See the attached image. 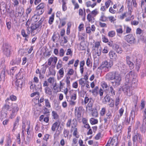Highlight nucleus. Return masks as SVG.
<instances>
[{"label": "nucleus", "mask_w": 146, "mask_h": 146, "mask_svg": "<svg viewBox=\"0 0 146 146\" xmlns=\"http://www.w3.org/2000/svg\"><path fill=\"white\" fill-rule=\"evenodd\" d=\"M113 64L112 61L108 62L106 60L102 62V64L100 66V68L105 72H108Z\"/></svg>", "instance_id": "7ed1b4c3"}, {"label": "nucleus", "mask_w": 146, "mask_h": 146, "mask_svg": "<svg viewBox=\"0 0 146 146\" xmlns=\"http://www.w3.org/2000/svg\"><path fill=\"white\" fill-rule=\"evenodd\" d=\"M58 73L60 75V77H63L64 74V69L63 68H61L59 71Z\"/></svg>", "instance_id": "13d9d810"}, {"label": "nucleus", "mask_w": 146, "mask_h": 146, "mask_svg": "<svg viewBox=\"0 0 146 146\" xmlns=\"http://www.w3.org/2000/svg\"><path fill=\"white\" fill-rule=\"evenodd\" d=\"M117 35L118 36L121 37V34L123 33V30L121 25H118L116 27Z\"/></svg>", "instance_id": "4468645a"}, {"label": "nucleus", "mask_w": 146, "mask_h": 146, "mask_svg": "<svg viewBox=\"0 0 146 146\" xmlns=\"http://www.w3.org/2000/svg\"><path fill=\"white\" fill-rule=\"evenodd\" d=\"M99 13V12L98 9H96L93 11H92L90 14L94 17H96Z\"/></svg>", "instance_id": "e433bc0d"}, {"label": "nucleus", "mask_w": 146, "mask_h": 146, "mask_svg": "<svg viewBox=\"0 0 146 146\" xmlns=\"http://www.w3.org/2000/svg\"><path fill=\"white\" fill-rule=\"evenodd\" d=\"M58 60L57 58L54 56L51 57L48 59V65L50 66L52 62V65H55L56 64Z\"/></svg>", "instance_id": "f8f14e48"}, {"label": "nucleus", "mask_w": 146, "mask_h": 146, "mask_svg": "<svg viewBox=\"0 0 146 146\" xmlns=\"http://www.w3.org/2000/svg\"><path fill=\"white\" fill-rule=\"evenodd\" d=\"M11 47L6 44L3 45V50L4 54L7 56H9L11 54Z\"/></svg>", "instance_id": "6e6552de"}, {"label": "nucleus", "mask_w": 146, "mask_h": 146, "mask_svg": "<svg viewBox=\"0 0 146 146\" xmlns=\"http://www.w3.org/2000/svg\"><path fill=\"white\" fill-rule=\"evenodd\" d=\"M120 99L119 97H118L116 98L115 102V105L116 106L117 109H118L119 108L118 105L119 103Z\"/></svg>", "instance_id": "3c124183"}, {"label": "nucleus", "mask_w": 146, "mask_h": 146, "mask_svg": "<svg viewBox=\"0 0 146 146\" xmlns=\"http://www.w3.org/2000/svg\"><path fill=\"white\" fill-rule=\"evenodd\" d=\"M96 28L94 25H93L91 26V27H86V32L88 33H90L91 31L94 32L95 31Z\"/></svg>", "instance_id": "aec40b11"}, {"label": "nucleus", "mask_w": 146, "mask_h": 146, "mask_svg": "<svg viewBox=\"0 0 146 146\" xmlns=\"http://www.w3.org/2000/svg\"><path fill=\"white\" fill-rule=\"evenodd\" d=\"M92 104L93 103H92V102H90V103H88L86 108V110L87 111H90L92 110Z\"/></svg>", "instance_id": "473e14b6"}, {"label": "nucleus", "mask_w": 146, "mask_h": 146, "mask_svg": "<svg viewBox=\"0 0 146 146\" xmlns=\"http://www.w3.org/2000/svg\"><path fill=\"white\" fill-rule=\"evenodd\" d=\"M109 21L111 23H113L116 20V19L113 16H110L108 17Z\"/></svg>", "instance_id": "bf43d9fd"}, {"label": "nucleus", "mask_w": 146, "mask_h": 146, "mask_svg": "<svg viewBox=\"0 0 146 146\" xmlns=\"http://www.w3.org/2000/svg\"><path fill=\"white\" fill-rule=\"evenodd\" d=\"M113 48L118 53L121 54L123 52L122 48L118 44H114L113 46Z\"/></svg>", "instance_id": "dca6fc26"}, {"label": "nucleus", "mask_w": 146, "mask_h": 146, "mask_svg": "<svg viewBox=\"0 0 146 146\" xmlns=\"http://www.w3.org/2000/svg\"><path fill=\"white\" fill-rule=\"evenodd\" d=\"M86 81L84 79L81 78L78 80L79 83L80 85L81 86V88H83L85 86Z\"/></svg>", "instance_id": "cd10ccee"}, {"label": "nucleus", "mask_w": 146, "mask_h": 146, "mask_svg": "<svg viewBox=\"0 0 146 146\" xmlns=\"http://www.w3.org/2000/svg\"><path fill=\"white\" fill-rule=\"evenodd\" d=\"M124 112V109L123 108H121L119 110V115H118V119H119V118L122 116L123 112Z\"/></svg>", "instance_id": "a18cd8bd"}, {"label": "nucleus", "mask_w": 146, "mask_h": 146, "mask_svg": "<svg viewBox=\"0 0 146 146\" xmlns=\"http://www.w3.org/2000/svg\"><path fill=\"white\" fill-rule=\"evenodd\" d=\"M78 140L77 139L75 138L73 139L72 143V146H77L78 145Z\"/></svg>", "instance_id": "09e8293b"}, {"label": "nucleus", "mask_w": 146, "mask_h": 146, "mask_svg": "<svg viewBox=\"0 0 146 146\" xmlns=\"http://www.w3.org/2000/svg\"><path fill=\"white\" fill-rule=\"evenodd\" d=\"M70 131L71 132L73 131V135L77 138H78L80 135L78 132L77 131V129L76 127L71 128Z\"/></svg>", "instance_id": "6ab92c4d"}, {"label": "nucleus", "mask_w": 146, "mask_h": 146, "mask_svg": "<svg viewBox=\"0 0 146 146\" xmlns=\"http://www.w3.org/2000/svg\"><path fill=\"white\" fill-rule=\"evenodd\" d=\"M62 66V61L60 60H58V62L57 65V68L58 69L60 68Z\"/></svg>", "instance_id": "e2e57ef3"}, {"label": "nucleus", "mask_w": 146, "mask_h": 146, "mask_svg": "<svg viewBox=\"0 0 146 146\" xmlns=\"http://www.w3.org/2000/svg\"><path fill=\"white\" fill-rule=\"evenodd\" d=\"M102 39L103 42L105 43H107L109 40L108 38L103 35H102Z\"/></svg>", "instance_id": "8fccbe9b"}, {"label": "nucleus", "mask_w": 146, "mask_h": 146, "mask_svg": "<svg viewBox=\"0 0 146 146\" xmlns=\"http://www.w3.org/2000/svg\"><path fill=\"white\" fill-rule=\"evenodd\" d=\"M50 136V135L48 134H45L43 138V139L45 141L47 142V141L49 139V137Z\"/></svg>", "instance_id": "680f3d73"}, {"label": "nucleus", "mask_w": 146, "mask_h": 146, "mask_svg": "<svg viewBox=\"0 0 146 146\" xmlns=\"http://www.w3.org/2000/svg\"><path fill=\"white\" fill-rule=\"evenodd\" d=\"M25 76L24 72H19L16 76V78L20 80L24 78Z\"/></svg>", "instance_id": "bb28decb"}, {"label": "nucleus", "mask_w": 146, "mask_h": 146, "mask_svg": "<svg viewBox=\"0 0 146 146\" xmlns=\"http://www.w3.org/2000/svg\"><path fill=\"white\" fill-rule=\"evenodd\" d=\"M140 130L142 133H144L146 131V126L143 123L142 125L140 127Z\"/></svg>", "instance_id": "c756f323"}, {"label": "nucleus", "mask_w": 146, "mask_h": 146, "mask_svg": "<svg viewBox=\"0 0 146 146\" xmlns=\"http://www.w3.org/2000/svg\"><path fill=\"white\" fill-rule=\"evenodd\" d=\"M125 85L123 86V89L124 93L128 96H130L132 94V89L129 84L125 83Z\"/></svg>", "instance_id": "20e7f679"}, {"label": "nucleus", "mask_w": 146, "mask_h": 146, "mask_svg": "<svg viewBox=\"0 0 146 146\" xmlns=\"http://www.w3.org/2000/svg\"><path fill=\"white\" fill-rule=\"evenodd\" d=\"M11 108L12 113H11L10 116V118L11 119L15 117L19 110L17 104L16 103L12 104Z\"/></svg>", "instance_id": "423d86ee"}, {"label": "nucleus", "mask_w": 146, "mask_h": 146, "mask_svg": "<svg viewBox=\"0 0 146 146\" xmlns=\"http://www.w3.org/2000/svg\"><path fill=\"white\" fill-rule=\"evenodd\" d=\"M90 122L92 125L96 124L98 123V120L97 119L94 118H91L90 120Z\"/></svg>", "instance_id": "ea45409f"}, {"label": "nucleus", "mask_w": 146, "mask_h": 146, "mask_svg": "<svg viewBox=\"0 0 146 146\" xmlns=\"http://www.w3.org/2000/svg\"><path fill=\"white\" fill-rule=\"evenodd\" d=\"M97 5L96 3H94L92 4L90 1H88L86 2V5L87 7H91L92 8L94 7Z\"/></svg>", "instance_id": "a878e982"}, {"label": "nucleus", "mask_w": 146, "mask_h": 146, "mask_svg": "<svg viewBox=\"0 0 146 146\" xmlns=\"http://www.w3.org/2000/svg\"><path fill=\"white\" fill-rule=\"evenodd\" d=\"M65 80L66 83V87L68 88H70L71 84L70 80Z\"/></svg>", "instance_id": "69168bd1"}, {"label": "nucleus", "mask_w": 146, "mask_h": 146, "mask_svg": "<svg viewBox=\"0 0 146 146\" xmlns=\"http://www.w3.org/2000/svg\"><path fill=\"white\" fill-rule=\"evenodd\" d=\"M100 20L103 22H105L107 20V17L105 16L104 13L102 12L100 18Z\"/></svg>", "instance_id": "7c9ffc66"}, {"label": "nucleus", "mask_w": 146, "mask_h": 146, "mask_svg": "<svg viewBox=\"0 0 146 146\" xmlns=\"http://www.w3.org/2000/svg\"><path fill=\"white\" fill-rule=\"evenodd\" d=\"M38 87L36 88L35 87V85L33 83L31 82V85L30 86V89L31 90H33L35 88L36 90L39 91L41 90V85L40 83L39 85H38Z\"/></svg>", "instance_id": "a211bd4d"}, {"label": "nucleus", "mask_w": 146, "mask_h": 146, "mask_svg": "<svg viewBox=\"0 0 146 146\" xmlns=\"http://www.w3.org/2000/svg\"><path fill=\"white\" fill-rule=\"evenodd\" d=\"M64 49L61 48L60 49L59 51V55L60 56H63L64 54Z\"/></svg>", "instance_id": "338daca9"}, {"label": "nucleus", "mask_w": 146, "mask_h": 146, "mask_svg": "<svg viewBox=\"0 0 146 146\" xmlns=\"http://www.w3.org/2000/svg\"><path fill=\"white\" fill-rule=\"evenodd\" d=\"M90 102L93 103V100L91 98H89L88 97L86 96L85 97L84 99V102L85 104L87 103L88 102V103H90Z\"/></svg>", "instance_id": "f704fd0d"}, {"label": "nucleus", "mask_w": 146, "mask_h": 146, "mask_svg": "<svg viewBox=\"0 0 146 146\" xmlns=\"http://www.w3.org/2000/svg\"><path fill=\"white\" fill-rule=\"evenodd\" d=\"M132 140L133 144H135V142L141 144L142 143V137L140 134L137 133L133 135Z\"/></svg>", "instance_id": "39448f33"}, {"label": "nucleus", "mask_w": 146, "mask_h": 146, "mask_svg": "<svg viewBox=\"0 0 146 146\" xmlns=\"http://www.w3.org/2000/svg\"><path fill=\"white\" fill-rule=\"evenodd\" d=\"M45 106L47 108H50L51 107L50 104L49 100L48 99H45L44 100Z\"/></svg>", "instance_id": "37998d69"}, {"label": "nucleus", "mask_w": 146, "mask_h": 146, "mask_svg": "<svg viewBox=\"0 0 146 146\" xmlns=\"http://www.w3.org/2000/svg\"><path fill=\"white\" fill-rule=\"evenodd\" d=\"M35 96H36V97L35 98L36 101L38 102H39V98L40 97L39 96V93L38 92H34L31 94V97H33Z\"/></svg>", "instance_id": "393cba45"}, {"label": "nucleus", "mask_w": 146, "mask_h": 146, "mask_svg": "<svg viewBox=\"0 0 146 146\" xmlns=\"http://www.w3.org/2000/svg\"><path fill=\"white\" fill-rule=\"evenodd\" d=\"M56 74V72L55 70L52 69H50L49 72V73L48 74V75L47 76H49L50 75H52V76H54Z\"/></svg>", "instance_id": "58836bf2"}, {"label": "nucleus", "mask_w": 146, "mask_h": 146, "mask_svg": "<svg viewBox=\"0 0 146 146\" xmlns=\"http://www.w3.org/2000/svg\"><path fill=\"white\" fill-rule=\"evenodd\" d=\"M109 56L110 59L113 61H116L118 58L116 53L112 50L110 51L109 53Z\"/></svg>", "instance_id": "9b49d317"}, {"label": "nucleus", "mask_w": 146, "mask_h": 146, "mask_svg": "<svg viewBox=\"0 0 146 146\" xmlns=\"http://www.w3.org/2000/svg\"><path fill=\"white\" fill-rule=\"evenodd\" d=\"M21 34L22 36L24 37H28V36L26 34L24 29H22L21 31Z\"/></svg>", "instance_id": "0e129e2a"}, {"label": "nucleus", "mask_w": 146, "mask_h": 146, "mask_svg": "<svg viewBox=\"0 0 146 146\" xmlns=\"http://www.w3.org/2000/svg\"><path fill=\"white\" fill-rule=\"evenodd\" d=\"M108 102H109L108 105L110 107H114V101L113 99L111 98L110 101H109Z\"/></svg>", "instance_id": "5fc2aeb1"}, {"label": "nucleus", "mask_w": 146, "mask_h": 146, "mask_svg": "<svg viewBox=\"0 0 146 146\" xmlns=\"http://www.w3.org/2000/svg\"><path fill=\"white\" fill-rule=\"evenodd\" d=\"M60 123L58 122H56L52 125L51 129L53 131H54L59 128Z\"/></svg>", "instance_id": "412c9836"}, {"label": "nucleus", "mask_w": 146, "mask_h": 146, "mask_svg": "<svg viewBox=\"0 0 146 146\" xmlns=\"http://www.w3.org/2000/svg\"><path fill=\"white\" fill-rule=\"evenodd\" d=\"M83 112V109L82 107L76 108L75 109V115L78 118H80Z\"/></svg>", "instance_id": "1a4fd4ad"}, {"label": "nucleus", "mask_w": 146, "mask_h": 146, "mask_svg": "<svg viewBox=\"0 0 146 146\" xmlns=\"http://www.w3.org/2000/svg\"><path fill=\"white\" fill-rule=\"evenodd\" d=\"M45 6L44 4L43 3H40L36 7L37 10H39L43 8Z\"/></svg>", "instance_id": "c03bdc74"}, {"label": "nucleus", "mask_w": 146, "mask_h": 146, "mask_svg": "<svg viewBox=\"0 0 146 146\" xmlns=\"http://www.w3.org/2000/svg\"><path fill=\"white\" fill-rule=\"evenodd\" d=\"M54 14H53L50 17L48 21V23L50 24H52L54 20Z\"/></svg>", "instance_id": "49530a36"}, {"label": "nucleus", "mask_w": 146, "mask_h": 146, "mask_svg": "<svg viewBox=\"0 0 146 146\" xmlns=\"http://www.w3.org/2000/svg\"><path fill=\"white\" fill-rule=\"evenodd\" d=\"M102 86L103 88H106L108 87V86L106 82H102Z\"/></svg>", "instance_id": "774afa93"}, {"label": "nucleus", "mask_w": 146, "mask_h": 146, "mask_svg": "<svg viewBox=\"0 0 146 146\" xmlns=\"http://www.w3.org/2000/svg\"><path fill=\"white\" fill-rule=\"evenodd\" d=\"M115 32L114 31H110L108 33V36L110 37H113L115 36Z\"/></svg>", "instance_id": "a19ab883"}, {"label": "nucleus", "mask_w": 146, "mask_h": 146, "mask_svg": "<svg viewBox=\"0 0 146 146\" xmlns=\"http://www.w3.org/2000/svg\"><path fill=\"white\" fill-rule=\"evenodd\" d=\"M74 73V71L73 69L71 68L69 69L67 74L70 76L73 74Z\"/></svg>", "instance_id": "052dcab7"}, {"label": "nucleus", "mask_w": 146, "mask_h": 146, "mask_svg": "<svg viewBox=\"0 0 146 146\" xmlns=\"http://www.w3.org/2000/svg\"><path fill=\"white\" fill-rule=\"evenodd\" d=\"M77 125V122L76 120L75 119H74L72 121H71V128H75L76 127V126Z\"/></svg>", "instance_id": "4c0bfd02"}, {"label": "nucleus", "mask_w": 146, "mask_h": 146, "mask_svg": "<svg viewBox=\"0 0 146 146\" xmlns=\"http://www.w3.org/2000/svg\"><path fill=\"white\" fill-rule=\"evenodd\" d=\"M21 62V59L19 58L13 59L10 62V64L12 65L19 64Z\"/></svg>", "instance_id": "f3484780"}, {"label": "nucleus", "mask_w": 146, "mask_h": 146, "mask_svg": "<svg viewBox=\"0 0 146 146\" xmlns=\"http://www.w3.org/2000/svg\"><path fill=\"white\" fill-rule=\"evenodd\" d=\"M109 51L108 48L107 46H104L102 50V52L103 53H107Z\"/></svg>", "instance_id": "4d7b16f0"}, {"label": "nucleus", "mask_w": 146, "mask_h": 146, "mask_svg": "<svg viewBox=\"0 0 146 146\" xmlns=\"http://www.w3.org/2000/svg\"><path fill=\"white\" fill-rule=\"evenodd\" d=\"M7 99H9V101L10 102V100H11L12 101H15L17 100V97L16 96L14 95H11L10 96L9 98H7Z\"/></svg>", "instance_id": "603ef678"}, {"label": "nucleus", "mask_w": 146, "mask_h": 146, "mask_svg": "<svg viewBox=\"0 0 146 146\" xmlns=\"http://www.w3.org/2000/svg\"><path fill=\"white\" fill-rule=\"evenodd\" d=\"M101 42V41L95 42L92 47L93 50H95L96 48H100L99 47L100 46H101L100 43Z\"/></svg>", "instance_id": "b1692460"}, {"label": "nucleus", "mask_w": 146, "mask_h": 146, "mask_svg": "<svg viewBox=\"0 0 146 146\" xmlns=\"http://www.w3.org/2000/svg\"><path fill=\"white\" fill-rule=\"evenodd\" d=\"M52 115L54 119H58V115L57 114L56 112L53 111H52Z\"/></svg>", "instance_id": "de8ad7c7"}, {"label": "nucleus", "mask_w": 146, "mask_h": 146, "mask_svg": "<svg viewBox=\"0 0 146 146\" xmlns=\"http://www.w3.org/2000/svg\"><path fill=\"white\" fill-rule=\"evenodd\" d=\"M38 27V26L36 24L31 25V34L33 35H35L38 32L37 30Z\"/></svg>", "instance_id": "ddd939ff"}, {"label": "nucleus", "mask_w": 146, "mask_h": 146, "mask_svg": "<svg viewBox=\"0 0 146 146\" xmlns=\"http://www.w3.org/2000/svg\"><path fill=\"white\" fill-rule=\"evenodd\" d=\"M106 78L109 80L112 81L111 83L113 86H118L120 85L121 77L118 72L113 71L107 74Z\"/></svg>", "instance_id": "f257e3e1"}, {"label": "nucleus", "mask_w": 146, "mask_h": 146, "mask_svg": "<svg viewBox=\"0 0 146 146\" xmlns=\"http://www.w3.org/2000/svg\"><path fill=\"white\" fill-rule=\"evenodd\" d=\"M92 116L94 117L98 116V113L97 110H95L92 111Z\"/></svg>", "instance_id": "6e6d98bb"}, {"label": "nucleus", "mask_w": 146, "mask_h": 146, "mask_svg": "<svg viewBox=\"0 0 146 146\" xmlns=\"http://www.w3.org/2000/svg\"><path fill=\"white\" fill-rule=\"evenodd\" d=\"M47 81L49 84L52 86L54 88L56 85V80L54 77H50L47 79Z\"/></svg>", "instance_id": "2eb2a0df"}, {"label": "nucleus", "mask_w": 146, "mask_h": 146, "mask_svg": "<svg viewBox=\"0 0 146 146\" xmlns=\"http://www.w3.org/2000/svg\"><path fill=\"white\" fill-rule=\"evenodd\" d=\"M109 93L110 94H111V96H114L115 94V90H114V88L112 86L110 87L109 88Z\"/></svg>", "instance_id": "2f4dec72"}, {"label": "nucleus", "mask_w": 146, "mask_h": 146, "mask_svg": "<svg viewBox=\"0 0 146 146\" xmlns=\"http://www.w3.org/2000/svg\"><path fill=\"white\" fill-rule=\"evenodd\" d=\"M95 50V54L96 55L98 56H100L102 52V49L100 47V48H96Z\"/></svg>", "instance_id": "72a5a7b5"}, {"label": "nucleus", "mask_w": 146, "mask_h": 146, "mask_svg": "<svg viewBox=\"0 0 146 146\" xmlns=\"http://www.w3.org/2000/svg\"><path fill=\"white\" fill-rule=\"evenodd\" d=\"M125 39L129 43L132 44L135 42V38L132 35H128L125 37Z\"/></svg>", "instance_id": "9d476101"}, {"label": "nucleus", "mask_w": 146, "mask_h": 146, "mask_svg": "<svg viewBox=\"0 0 146 146\" xmlns=\"http://www.w3.org/2000/svg\"><path fill=\"white\" fill-rule=\"evenodd\" d=\"M125 82L131 86V87L135 88L137 86V80L136 75L132 72L126 74L125 77Z\"/></svg>", "instance_id": "f03ea898"}, {"label": "nucleus", "mask_w": 146, "mask_h": 146, "mask_svg": "<svg viewBox=\"0 0 146 146\" xmlns=\"http://www.w3.org/2000/svg\"><path fill=\"white\" fill-rule=\"evenodd\" d=\"M98 88V87L96 86L94 89L92 90V93L93 94V95L94 96H97L98 94L97 90Z\"/></svg>", "instance_id": "79ce46f5"}, {"label": "nucleus", "mask_w": 146, "mask_h": 146, "mask_svg": "<svg viewBox=\"0 0 146 146\" xmlns=\"http://www.w3.org/2000/svg\"><path fill=\"white\" fill-rule=\"evenodd\" d=\"M45 92L48 95H51L52 94V91L50 88L48 86L45 87L44 88Z\"/></svg>", "instance_id": "c9c22d12"}, {"label": "nucleus", "mask_w": 146, "mask_h": 146, "mask_svg": "<svg viewBox=\"0 0 146 146\" xmlns=\"http://www.w3.org/2000/svg\"><path fill=\"white\" fill-rule=\"evenodd\" d=\"M71 100H75L76 99L77 94L76 92L74 93L73 94L70 96Z\"/></svg>", "instance_id": "864d4df0"}, {"label": "nucleus", "mask_w": 146, "mask_h": 146, "mask_svg": "<svg viewBox=\"0 0 146 146\" xmlns=\"http://www.w3.org/2000/svg\"><path fill=\"white\" fill-rule=\"evenodd\" d=\"M94 17V16L89 13L87 15V19L89 22L93 23L94 22L95 19Z\"/></svg>", "instance_id": "5701e85b"}, {"label": "nucleus", "mask_w": 146, "mask_h": 146, "mask_svg": "<svg viewBox=\"0 0 146 146\" xmlns=\"http://www.w3.org/2000/svg\"><path fill=\"white\" fill-rule=\"evenodd\" d=\"M12 104L9 101V99H7L5 100V103L3 108V110L4 111H10Z\"/></svg>", "instance_id": "0eeeda50"}, {"label": "nucleus", "mask_w": 146, "mask_h": 146, "mask_svg": "<svg viewBox=\"0 0 146 146\" xmlns=\"http://www.w3.org/2000/svg\"><path fill=\"white\" fill-rule=\"evenodd\" d=\"M112 127L113 129L117 132L120 131L122 129V126L120 125H118L117 126L115 125H113Z\"/></svg>", "instance_id": "c85d7f7f"}, {"label": "nucleus", "mask_w": 146, "mask_h": 146, "mask_svg": "<svg viewBox=\"0 0 146 146\" xmlns=\"http://www.w3.org/2000/svg\"><path fill=\"white\" fill-rule=\"evenodd\" d=\"M135 108L134 109H132L131 111L130 117L132 119V120L133 121L135 117V115L137 114V113H136V105H135Z\"/></svg>", "instance_id": "4be33fe9"}]
</instances>
